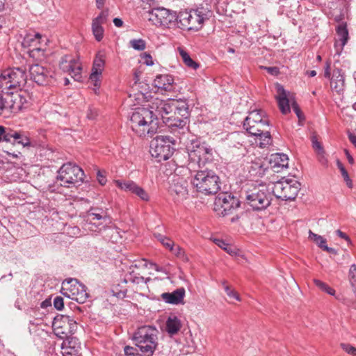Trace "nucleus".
Returning <instances> with one entry per match:
<instances>
[{
  "label": "nucleus",
  "mask_w": 356,
  "mask_h": 356,
  "mask_svg": "<svg viewBox=\"0 0 356 356\" xmlns=\"http://www.w3.org/2000/svg\"><path fill=\"white\" fill-rule=\"evenodd\" d=\"M172 102L156 98L148 107H138L132 113L130 121L131 129L139 136L152 137L156 132L159 118L163 122V118L172 113Z\"/></svg>",
  "instance_id": "1"
},
{
  "label": "nucleus",
  "mask_w": 356,
  "mask_h": 356,
  "mask_svg": "<svg viewBox=\"0 0 356 356\" xmlns=\"http://www.w3.org/2000/svg\"><path fill=\"white\" fill-rule=\"evenodd\" d=\"M241 198L253 211L266 209L273 200L270 186L266 184H247L241 190Z\"/></svg>",
  "instance_id": "2"
},
{
  "label": "nucleus",
  "mask_w": 356,
  "mask_h": 356,
  "mask_svg": "<svg viewBox=\"0 0 356 356\" xmlns=\"http://www.w3.org/2000/svg\"><path fill=\"white\" fill-rule=\"evenodd\" d=\"M191 184L198 193L209 195L216 194L220 189V179L212 170L194 169Z\"/></svg>",
  "instance_id": "3"
},
{
  "label": "nucleus",
  "mask_w": 356,
  "mask_h": 356,
  "mask_svg": "<svg viewBox=\"0 0 356 356\" xmlns=\"http://www.w3.org/2000/svg\"><path fill=\"white\" fill-rule=\"evenodd\" d=\"M211 10L203 7L190 11L184 10L178 13L177 24L184 30L197 31L200 30L205 20L211 17Z\"/></svg>",
  "instance_id": "4"
},
{
  "label": "nucleus",
  "mask_w": 356,
  "mask_h": 356,
  "mask_svg": "<svg viewBox=\"0 0 356 356\" xmlns=\"http://www.w3.org/2000/svg\"><path fill=\"white\" fill-rule=\"evenodd\" d=\"M188 156V168L191 171L195 169H204L206 163L212 161L213 149L206 143H201L198 140H192L187 146Z\"/></svg>",
  "instance_id": "5"
},
{
  "label": "nucleus",
  "mask_w": 356,
  "mask_h": 356,
  "mask_svg": "<svg viewBox=\"0 0 356 356\" xmlns=\"http://www.w3.org/2000/svg\"><path fill=\"white\" fill-rule=\"evenodd\" d=\"M158 330L152 326H142L134 333L133 339L143 356H152L157 346Z\"/></svg>",
  "instance_id": "6"
},
{
  "label": "nucleus",
  "mask_w": 356,
  "mask_h": 356,
  "mask_svg": "<svg viewBox=\"0 0 356 356\" xmlns=\"http://www.w3.org/2000/svg\"><path fill=\"white\" fill-rule=\"evenodd\" d=\"M176 140L169 136H157L151 142L149 152L158 162L168 160L175 150Z\"/></svg>",
  "instance_id": "7"
},
{
  "label": "nucleus",
  "mask_w": 356,
  "mask_h": 356,
  "mask_svg": "<svg viewBox=\"0 0 356 356\" xmlns=\"http://www.w3.org/2000/svg\"><path fill=\"white\" fill-rule=\"evenodd\" d=\"M273 196L285 201L294 200L300 189V184L291 179L280 180L270 187Z\"/></svg>",
  "instance_id": "8"
},
{
  "label": "nucleus",
  "mask_w": 356,
  "mask_h": 356,
  "mask_svg": "<svg viewBox=\"0 0 356 356\" xmlns=\"http://www.w3.org/2000/svg\"><path fill=\"white\" fill-rule=\"evenodd\" d=\"M84 178L83 170L78 165L71 163L63 164L58 171L57 181H60V185L64 187H70L72 184L83 182Z\"/></svg>",
  "instance_id": "9"
},
{
  "label": "nucleus",
  "mask_w": 356,
  "mask_h": 356,
  "mask_svg": "<svg viewBox=\"0 0 356 356\" xmlns=\"http://www.w3.org/2000/svg\"><path fill=\"white\" fill-rule=\"evenodd\" d=\"M77 327L76 321L68 315L57 314L52 322L54 334L63 339L71 337Z\"/></svg>",
  "instance_id": "10"
},
{
  "label": "nucleus",
  "mask_w": 356,
  "mask_h": 356,
  "mask_svg": "<svg viewBox=\"0 0 356 356\" xmlns=\"http://www.w3.org/2000/svg\"><path fill=\"white\" fill-rule=\"evenodd\" d=\"M148 13L149 21L157 26L169 27L177 24L178 14L163 7L154 8L149 10Z\"/></svg>",
  "instance_id": "11"
},
{
  "label": "nucleus",
  "mask_w": 356,
  "mask_h": 356,
  "mask_svg": "<svg viewBox=\"0 0 356 356\" xmlns=\"http://www.w3.org/2000/svg\"><path fill=\"white\" fill-rule=\"evenodd\" d=\"M239 206L240 201L228 193H220L214 202V210L222 216L232 214Z\"/></svg>",
  "instance_id": "12"
},
{
  "label": "nucleus",
  "mask_w": 356,
  "mask_h": 356,
  "mask_svg": "<svg viewBox=\"0 0 356 356\" xmlns=\"http://www.w3.org/2000/svg\"><path fill=\"white\" fill-rule=\"evenodd\" d=\"M1 82L8 89L24 86L26 82V70L22 67L5 70L1 74Z\"/></svg>",
  "instance_id": "13"
},
{
  "label": "nucleus",
  "mask_w": 356,
  "mask_h": 356,
  "mask_svg": "<svg viewBox=\"0 0 356 356\" xmlns=\"http://www.w3.org/2000/svg\"><path fill=\"white\" fill-rule=\"evenodd\" d=\"M3 141L13 145H21L23 147L31 145L30 139L24 132L0 125V143Z\"/></svg>",
  "instance_id": "14"
},
{
  "label": "nucleus",
  "mask_w": 356,
  "mask_h": 356,
  "mask_svg": "<svg viewBox=\"0 0 356 356\" xmlns=\"http://www.w3.org/2000/svg\"><path fill=\"white\" fill-rule=\"evenodd\" d=\"M31 79L39 86H47L51 83L54 72L40 64H34L29 67Z\"/></svg>",
  "instance_id": "15"
},
{
  "label": "nucleus",
  "mask_w": 356,
  "mask_h": 356,
  "mask_svg": "<svg viewBox=\"0 0 356 356\" xmlns=\"http://www.w3.org/2000/svg\"><path fill=\"white\" fill-rule=\"evenodd\" d=\"M105 58V52L100 51L97 54L93 61L90 80L94 83V86L95 87L94 89L95 93H97L96 90L99 89L101 85L100 76L102 75V71L104 68Z\"/></svg>",
  "instance_id": "16"
},
{
  "label": "nucleus",
  "mask_w": 356,
  "mask_h": 356,
  "mask_svg": "<svg viewBox=\"0 0 356 356\" xmlns=\"http://www.w3.org/2000/svg\"><path fill=\"white\" fill-rule=\"evenodd\" d=\"M115 184L116 186L120 188L121 190L130 192L131 193L138 196L143 201L148 202L149 200L148 193L142 187L133 181L115 180Z\"/></svg>",
  "instance_id": "17"
},
{
  "label": "nucleus",
  "mask_w": 356,
  "mask_h": 356,
  "mask_svg": "<svg viewBox=\"0 0 356 356\" xmlns=\"http://www.w3.org/2000/svg\"><path fill=\"white\" fill-rule=\"evenodd\" d=\"M171 195H175L180 198H186L188 195V182L182 177L173 176L169 187Z\"/></svg>",
  "instance_id": "18"
},
{
  "label": "nucleus",
  "mask_w": 356,
  "mask_h": 356,
  "mask_svg": "<svg viewBox=\"0 0 356 356\" xmlns=\"http://www.w3.org/2000/svg\"><path fill=\"white\" fill-rule=\"evenodd\" d=\"M107 218V214L87 211L86 214V226L92 232H99L105 227L102 221H106Z\"/></svg>",
  "instance_id": "19"
},
{
  "label": "nucleus",
  "mask_w": 356,
  "mask_h": 356,
  "mask_svg": "<svg viewBox=\"0 0 356 356\" xmlns=\"http://www.w3.org/2000/svg\"><path fill=\"white\" fill-rule=\"evenodd\" d=\"M22 92H4V104L6 109L12 113H17L22 110Z\"/></svg>",
  "instance_id": "20"
},
{
  "label": "nucleus",
  "mask_w": 356,
  "mask_h": 356,
  "mask_svg": "<svg viewBox=\"0 0 356 356\" xmlns=\"http://www.w3.org/2000/svg\"><path fill=\"white\" fill-rule=\"evenodd\" d=\"M63 356H81V344L76 337L65 339L61 345Z\"/></svg>",
  "instance_id": "21"
},
{
  "label": "nucleus",
  "mask_w": 356,
  "mask_h": 356,
  "mask_svg": "<svg viewBox=\"0 0 356 356\" xmlns=\"http://www.w3.org/2000/svg\"><path fill=\"white\" fill-rule=\"evenodd\" d=\"M60 68L63 71L68 72L70 74H73L72 77L75 80L81 79V67L75 59L71 58L68 60V56H65L62 58L60 63Z\"/></svg>",
  "instance_id": "22"
},
{
  "label": "nucleus",
  "mask_w": 356,
  "mask_h": 356,
  "mask_svg": "<svg viewBox=\"0 0 356 356\" xmlns=\"http://www.w3.org/2000/svg\"><path fill=\"white\" fill-rule=\"evenodd\" d=\"M154 86L161 91L172 92L175 90L174 77L170 74L157 75L154 80Z\"/></svg>",
  "instance_id": "23"
},
{
  "label": "nucleus",
  "mask_w": 356,
  "mask_h": 356,
  "mask_svg": "<svg viewBox=\"0 0 356 356\" xmlns=\"http://www.w3.org/2000/svg\"><path fill=\"white\" fill-rule=\"evenodd\" d=\"M72 282L76 284L75 291H73L71 294H69L67 292H63V294L79 303H84L89 297L87 293V287L79 280H72Z\"/></svg>",
  "instance_id": "24"
},
{
  "label": "nucleus",
  "mask_w": 356,
  "mask_h": 356,
  "mask_svg": "<svg viewBox=\"0 0 356 356\" xmlns=\"http://www.w3.org/2000/svg\"><path fill=\"white\" fill-rule=\"evenodd\" d=\"M185 289L183 287L178 288L172 293L166 292L161 294V298L166 303L179 305L184 303Z\"/></svg>",
  "instance_id": "25"
},
{
  "label": "nucleus",
  "mask_w": 356,
  "mask_h": 356,
  "mask_svg": "<svg viewBox=\"0 0 356 356\" xmlns=\"http://www.w3.org/2000/svg\"><path fill=\"white\" fill-rule=\"evenodd\" d=\"M173 108H172V113L175 115H179L180 119L185 120L186 122L188 123V118L190 116V111L188 104L185 101H177L172 102Z\"/></svg>",
  "instance_id": "26"
},
{
  "label": "nucleus",
  "mask_w": 356,
  "mask_h": 356,
  "mask_svg": "<svg viewBox=\"0 0 356 356\" xmlns=\"http://www.w3.org/2000/svg\"><path fill=\"white\" fill-rule=\"evenodd\" d=\"M331 88L336 92H339L343 90L345 79L341 69L336 68L333 71L332 76L330 78Z\"/></svg>",
  "instance_id": "27"
},
{
  "label": "nucleus",
  "mask_w": 356,
  "mask_h": 356,
  "mask_svg": "<svg viewBox=\"0 0 356 356\" xmlns=\"http://www.w3.org/2000/svg\"><path fill=\"white\" fill-rule=\"evenodd\" d=\"M277 90L278 93L277 100L280 109L283 114H286L290 111L289 100L287 97L286 92L283 86L280 84L277 86Z\"/></svg>",
  "instance_id": "28"
},
{
  "label": "nucleus",
  "mask_w": 356,
  "mask_h": 356,
  "mask_svg": "<svg viewBox=\"0 0 356 356\" xmlns=\"http://www.w3.org/2000/svg\"><path fill=\"white\" fill-rule=\"evenodd\" d=\"M181 326L180 319L175 315L170 316L165 322V330L171 337L177 334Z\"/></svg>",
  "instance_id": "29"
},
{
  "label": "nucleus",
  "mask_w": 356,
  "mask_h": 356,
  "mask_svg": "<svg viewBox=\"0 0 356 356\" xmlns=\"http://www.w3.org/2000/svg\"><path fill=\"white\" fill-rule=\"evenodd\" d=\"M268 121L265 120L249 124V125L243 124V126L249 134L251 136H257L258 135L262 134V132L264 131V127L268 126Z\"/></svg>",
  "instance_id": "30"
},
{
  "label": "nucleus",
  "mask_w": 356,
  "mask_h": 356,
  "mask_svg": "<svg viewBox=\"0 0 356 356\" xmlns=\"http://www.w3.org/2000/svg\"><path fill=\"white\" fill-rule=\"evenodd\" d=\"M270 163L273 168H286L289 165V158L285 154L277 153L271 156Z\"/></svg>",
  "instance_id": "31"
},
{
  "label": "nucleus",
  "mask_w": 356,
  "mask_h": 356,
  "mask_svg": "<svg viewBox=\"0 0 356 356\" xmlns=\"http://www.w3.org/2000/svg\"><path fill=\"white\" fill-rule=\"evenodd\" d=\"M163 122L169 128L172 129V130H175L176 129H184L188 124L186 122L185 120L180 119V117L172 118V117H168V115L163 118Z\"/></svg>",
  "instance_id": "32"
},
{
  "label": "nucleus",
  "mask_w": 356,
  "mask_h": 356,
  "mask_svg": "<svg viewBox=\"0 0 356 356\" xmlns=\"http://www.w3.org/2000/svg\"><path fill=\"white\" fill-rule=\"evenodd\" d=\"M177 51L182 58L184 63L188 67L196 70L200 67L198 63L193 60L188 53L182 47H178Z\"/></svg>",
  "instance_id": "33"
},
{
  "label": "nucleus",
  "mask_w": 356,
  "mask_h": 356,
  "mask_svg": "<svg viewBox=\"0 0 356 356\" xmlns=\"http://www.w3.org/2000/svg\"><path fill=\"white\" fill-rule=\"evenodd\" d=\"M264 115V111L259 110H254L250 113L249 115L247 116L243 122L244 125H249V124L265 121L266 120L263 118Z\"/></svg>",
  "instance_id": "34"
},
{
  "label": "nucleus",
  "mask_w": 356,
  "mask_h": 356,
  "mask_svg": "<svg viewBox=\"0 0 356 356\" xmlns=\"http://www.w3.org/2000/svg\"><path fill=\"white\" fill-rule=\"evenodd\" d=\"M336 32L341 41V48H343L348 40V31L346 23H341L336 28Z\"/></svg>",
  "instance_id": "35"
},
{
  "label": "nucleus",
  "mask_w": 356,
  "mask_h": 356,
  "mask_svg": "<svg viewBox=\"0 0 356 356\" xmlns=\"http://www.w3.org/2000/svg\"><path fill=\"white\" fill-rule=\"evenodd\" d=\"M92 31L97 41L99 42L104 37V29L102 26V24L92 20Z\"/></svg>",
  "instance_id": "36"
},
{
  "label": "nucleus",
  "mask_w": 356,
  "mask_h": 356,
  "mask_svg": "<svg viewBox=\"0 0 356 356\" xmlns=\"http://www.w3.org/2000/svg\"><path fill=\"white\" fill-rule=\"evenodd\" d=\"M154 237L167 249L173 251L174 242L168 237L160 234L154 233Z\"/></svg>",
  "instance_id": "37"
},
{
  "label": "nucleus",
  "mask_w": 356,
  "mask_h": 356,
  "mask_svg": "<svg viewBox=\"0 0 356 356\" xmlns=\"http://www.w3.org/2000/svg\"><path fill=\"white\" fill-rule=\"evenodd\" d=\"M150 278L148 277L147 279H145L143 277L140 276H135L133 275L131 273H129V275H126L124 278L122 280L123 283L127 284L128 282H131L135 284H140L141 282H145L147 283V281H149Z\"/></svg>",
  "instance_id": "38"
},
{
  "label": "nucleus",
  "mask_w": 356,
  "mask_h": 356,
  "mask_svg": "<svg viewBox=\"0 0 356 356\" xmlns=\"http://www.w3.org/2000/svg\"><path fill=\"white\" fill-rule=\"evenodd\" d=\"M257 137H259V140H260L259 147H266L268 145H270L272 141L270 134L268 131H264L262 132V134H261L260 135H258Z\"/></svg>",
  "instance_id": "39"
},
{
  "label": "nucleus",
  "mask_w": 356,
  "mask_h": 356,
  "mask_svg": "<svg viewBox=\"0 0 356 356\" xmlns=\"http://www.w3.org/2000/svg\"><path fill=\"white\" fill-rule=\"evenodd\" d=\"M337 165L338 168L339 169L342 177L344 179V181L346 182L347 186L349 188H351L352 187V181L350 179L347 170H346V168H344L343 163L339 160H337Z\"/></svg>",
  "instance_id": "40"
},
{
  "label": "nucleus",
  "mask_w": 356,
  "mask_h": 356,
  "mask_svg": "<svg viewBox=\"0 0 356 356\" xmlns=\"http://www.w3.org/2000/svg\"><path fill=\"white\" fill-rule=\"evenodd\" d=\"M314 282L315 283V285L319 288L321 291L326 292L327 293L330 295H334L335 291L332 288L330 287L326 283L319 280H314Z\"/></svg>",
  "instance_id": "41"
},
{
  "label": "nucleus",
  "mask_w": 356,
  "mask_h": 356,
  "mask_svg": "<svg viewBox=\"0 0 356 356\" xmlns=\"http://www.w3.org/2000/svg\"><path fill=\"white\" fill-rule=\"evenodd\" d=\"M130 46L138 51H143L146 47V42L143 39H133L129 42Z\"/></svg>",
  "instance_id": "42"
},
{
  "label": "nucleus",
  "mask_w": 356,
  "mask_h": 356,
  "mask_svg": "<svg viewBox=\"0 0 356 356\" xmlns=\"http://www.w3.org/2000/svg\"><path fill=\"white\" fill-rule=\"evenodd\" d=\"M309 237L311 239H313L318 244V247L322 250L324 249V246L327 245L326 240L321 236L313 233L311 230H309Z\"/></svg>",
  "instance_id": "43"
},
{
  "label": "nucleus",
  "mask_w": 356,
  "mask_h": 356,
  "mask_svg": "<svg viewBox=\"0 0 356 356\" xmlns=\"http://www.w3.org/2000/svg\"><path fill=\"white\" fill-rule=\"evenodd\" d=\"M72 280H78L76 278H69L63 282V287L62 290H67L69 291L70 293H72L73 291H75V289L76 288V284L75 283L72 282Z\"/></svg>",
  "instance_id": "44"
},
{
  "label": "nucleus",
  "mask_w": 356,
  "mask_h": 356,
  "mask_svg": "<svg viewBox=\"0 0 356 356\" xmlns=\"http://www.w3.org/2000/svg\"><path fill=\"white\" fill-rule=\"evenodd\" d=\"M108 15H109V10H108V8H106V9L103 10L99 13V15L97 17L94 18L92 20L96 21V22H99V24H103L107 22Z\"/></svg>",
  "instance_id": "45"
},
{
  "label": "nucleus",
  "mask_w": 356,
  "mask_h": 356,
  "mask_svg": "<svg viewBox=\"0 0 356 356\" xmlns=\"http://www.w3.org/2000/svg\"><path fill=\"white\" fill-rule=\"evenodd\" d=\"M227 296L230 299H234L238 301H241L240 296L238 293L233 289H232L229 286H225V290Z\"/></svg>",
  "instance_id": "46"
},
{
  "label": "nucleus",
  "mask_w": 356,
  "mask_h": 356,
  "mask_svg": "<svg viewBox=\"0 0 356 356\" xmlns=\"http://www.w3.org/2000/svg\"><path fill=\"white\" fill-rule=\"evenodd\" d=\"M124 354L126 356H138V350L136 348L126 346L124 348Z\"/></svg>",
  "instance_id": "47"
},
{
  "label": "nucleus",
  "mask_w": 356,
  "mask_h": 356,
  "mask_svg": "<svg viewBox=\"0 0 356 356\" xmlns=\"http://www.w3.org/2000/svg\"><path fill=\"white\" fill-rule=\"evenodd\" d=\"M341 348L347 353L356 356V348L349 343H341Z\"/></svg>",
  "instance_id": "48"
},
{
  "label": "nucleus",
  "mask_w": 356,
  "mask_h": 356,
  "mask_svg": "<svg viewBox=\"0 0 356 356\" xmlns=\"http://www.w3.org/2000/svg\"><path fill=\"white\" fill-rule=\"evenodd\" d=\"M54 306L57 310H62L64 308L63 298L61 296L55 297L54 299Z\"/></svg>",
  "instance_id": "49"
},
{
  "label": "nucleus",
  "mask_w": 356,
  "mask_h": 356,
  "mask_svg": "<svg viewBox=\"0 0 356 356\" xmlns=\"http://www.w3.org/2000/svg\"><path fill=\"white\" fill-rule=\"evenodd\" d=\"M97 115L98 110L93 106H90L87 111V118L89 120H95Z\"/></svg>",
  "instance_id": "50"
},
{
  "label": "nucleus",
  "mask_w": 356,
  "mask_h": 356,
  "mask_svg": "<svg viewBox=\"0 0 356 356\" xmlns=\"http://www.w3.org/2000/svg\"><path fill=\"white\" fill-rule=\"evenodd\" d=\"M97 179L98 180V182L102 185L104 186L107 181V179L106 178V175L104 174L103 172L98 170L97 172Z\"/></svg>",
  "instance_id": "51"
},
{
  "label": "nucleus",
  "mask_w": 356,
  "mask_h": 356,
  "mask_svg": "<svg viewBox=\"0 0 356 356\" xmlns=\"http://www.w3.org/2000/svg\"><path fill=\"white\" fill-rule=\"evenodd\" d=\"M40 33H35L34 35H28L24 38V42L29 43V45H31V42H35L36 39L40 38Z\"/></svg>",
  "instance_id": "52"
},
{
  "label": "nucleus",
  "mask_w": 356,
  "mask_h": 356,
  "mask_svg": "<svg viewBox=\"0 0 356 356\" xmlns=\"http://www.w3.org/2000/svg\"><path fill=\"white\" fill-rule=\"evenodd\" d=\"M312 141V147L314 149L318 150L319 152L323 151L321 144L320 143V142H318L317 140L316 137H313Z\"/></svg>",
  "instance_id": "53"
},
{
  "label": "nucleus",
  "mask_w": 356,
  "mask_h": 356,
  "mask_svg": "<svg viewBox=\"0 0 356 356\" xmlns=\"http://www.w3.org/2000/svg\"><path fill=\"white\" fill-rule=\"evenodd\" d=\"M264 69L271 75L277 76L280 73V70L277 67H265Z\"/></svg>",
  "instance_id": "54"
},
{
  "label": "nucleus",
  "mask_w": 356,
  "mask_h": 356,
  "mask_svg": "<svg viewBox=\"0 0 356 356\" xmlns=\"http://www.w3.org/2000/svg\"><path fill=\"white\" fill-rule=\"evenodd\" d=\"M330 61H326L325 66L324 69V76L327 79L331 78V73H330Z\"/></svg>",
  "instance_id": "55"
},
{
  "label": "nucleus",
  "mask_w": 356,
  "mask_h": 356,
  "mask_svg": "<svg viewBox=\"0 0 356 356\" xmlns=\"http://www.w3.org/2000/svg\"><path fill=\"white\" fill-rule=\"evenodd\" d=\"M291 106H292L293 111L297 115L298 118L299 119H301L302 112H301V110L299 108L298 104L296 102H293L291 104Z\"/></svg>",
  "instance_id": "56"
},
{
  "label": "nucleus",
  "mask_w": 356,
  "mask_h": 356,
  "mask_svg": "<svg viewBox=\"0 0 356 356\" xmlns=\"http://www.w3.org/2000/svg\"><path fill=\"white\" fill-rule=\"evenodd\" d=\"M6 109V104H4V92L2 91L0 93V115L3 111Z\"/></svg>",
  "instance_id": "57"
},
{
  "label": "nucleus",
  "mask_w": 356,
  "mask_h": 356,
  "mask_svg": "<svg viewBox=\"0 0 356 356\" xmlns=\"http://www.w3.org/2000/svg\"><path fill=\"white\" fill-rule=\"evenodd\" d=\"M216 244L223 250H227V248H229V244H227L225 241L221 239H216Z\"/></svg>",
  "instance_id": "58"
},
{
  "label": "nucleus",
  "mask_w": 356,
  "mask_h": 356,
  "mask_svg": "<svg viewBox=\"0 0 356 356\" xmlns=\"http://www.w3.org/2000/svg\"><path fill=\"white\" fill-rule=\"evenodd\" d=\"M88 212L107 214V213L105 210H104L102 208H99V207H92L88 211Z\"/></svg>",
  "instance_id": "59"
},
{
  "label": "nucleus",
  "mask_w": 356,
  "mask_h": 356,
  "mask_svg": "<svg viewBox=\"0 0 356 356\" xmlns=\"http://www.w3.org/2000/svg\"><path fill=\"white\" fill-rule=\"evenodd\" d=\"M20 102L22 104V109L26 108L29 106V102L27 100L26 95L25 92L22 93V99H21Z\"/></svg>",
  "instance_id": "60"
},
{
  "label": "nucleus",
  "mask_w": 356,
  "mask_h": 356,
  "mask_svg": "<svg viewBox=\"0 0 356 356\" xmlns=\"http://www.w3.org/2000/svg\"><path fill=\"white\" fill-rule=\"evenodd\" d=\"M336 234H337V236H339L340 238H343L345 239L346 241H350V238L346 235V233L341 232L340 229H337L336 231Z\"/></svg>",
  "instance_id": "61"
},
{
  "label": "nucleus",
  "mask_w": 356,
  "mask_h": 356,
  "mask_svg": "<svg viewBox=\"0 0 356 356\" xmlns=\"http://www.w3.org/2000/svg\"><path fill=\"white\" fill-rule=\"evenodd\" d=\"M171 252L178 257L181 256V254H184V250L181 248H180L179 246H177L176 248L173 246V251Z\"/></svg>",
  "instance_id": "62"
},
{
  "label": "nucleus",
  "mask_w": 356,
  "mask_h": 356,
  "mask_svg": "<svg viewBox=\"0 0 356 356\" xmlns=\"http://www.w3.org/2000/svg\"><path fill=\"white\" fill-rule=\"evenodd\" d=\"M348 139L350 143L356 147V135L353 133L349 132L348 134Z\"/></svg>",
  "instance_id": "63"
},
{
  "label": "nucleus",
  "mask_w": 356,
  "mask_h": 356,
  "mask_svg": "<svg viewBox=\"0 0 356 356\" xmlns=\"http://www.w3.org/2000/svg\"><path fill=\"white\" fill-rule=\"evenodd\" d=\"M145 64L147 65H153V62H152V56H150V54H147V53H145Z\"/></svg>",
  "instance_id": "64"
}]
</instances>
